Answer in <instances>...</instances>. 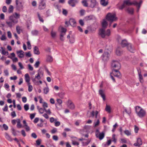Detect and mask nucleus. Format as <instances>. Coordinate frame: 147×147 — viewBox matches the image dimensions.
I'll return each mask as SVG.
<instances>
[{
	"label": "nucleus",
	"instance_id": "1",
	"mask_svg": "<svg viewBox=\"0 0 147 147\" xmlns=\"http://www.w3.org/2000/svg\"><path fill=\"white\" fill-rule=\"evenodd\" d=\"M98 34L102 38H107L111 35V31L109 29L106 30L104 28H100L99 29Z\"/></svg>",
	"mask_w": 147,
	"mask_h": 147
},
{
	"label": "nucleus",
	"instance_id": "2",
	"mask_svg": "<svg viewBox=\"0 0 147 147\" xmlns=\"http://www.w3.org/2000/svg\"><path fill=\"white\" fill-rule=\"evenodd\" d=\"M106 19L110 22L109 25V27L111 26L112 22L116 21L117 19L115 14L111 13H109L107 14L106 16Z\"/></svg>",
	"mask_w": 147,
	"mask_h": 147
},
{
	"label": "nucleus",
	"instance_id": "3",
	"mask_svg": "<svg viewBox=\"0 0 147 147\" xmlns=\"http://www.w3.org/2000/svg\"><path fill=\"white\" fill-rule=\"evenodd\" d=\"M136 111L138 115L140 117H143L145 115V111L139 106L136 107Z\"/></svg>",
	"mask_w": 147,
	"mask_h": 147
},
{
	"label": "nucleus",
	"instance_id": "4",
	"mask_svg": "<svg viewBox=\"0 0 147 147\" xmlns=\"http://www.w3.org/2000/svg\"><path fill=\"white\" fill-rule=\"evenodd\" d=\"M117 40L118 42L120 44L121 46L123 47L127 46L129 44L126 39H122L120 36H118Z\"/></svg>",
	"mask_w": 147,
	"mask_h": 147
},
{
	"label": "nucleus",
	"instance_id": "5",
	"mask_svg": "<svg viewBox=\"0 0 147 147\" xmlns=\"http://www.w3.org/2000/svg\"><path fill=\"white\" fill-rule=\"evenodd\" d=\"M59 29H61L60 34V39L61 41H63L64 40L65 38L64 36L66 32V29L63 27L60 26L59 28Z\"/></svg>",
	"mask_w": 147,
	"mask_h": 147
},
{
	"label": "nucleus",
	"instance_id": "6",
	"mask_svg": "<svg viewBox=\"0 0 147 147\" xmlns=\"http://www.w3.org/2000/svg\"><path fill=\"white\" fill-rule=\"evenodd\" d=\"M112 67L115 69H119L121 68V65L119 62L116 60H113L111 63Z\"/></svg>",
	"mask_w": 147,
	"mask_h": 147
},
{
	"label": "nucleus",
	"instance_id": "7",
	"mask_svg": "<svg viewBox=\"0 0 147 147\" xmlns=\"http://www.w3.org/2000/svg\"><path fill=\"white\" fill-rule=\"evenodd\" d=\"M95 134L96 137L99 139L100 140H102L105 137V134L104 132L100 133L99 129H97L95 131Z\"/></svg>",
	"mask_w": 147,
	"mask_h": 147
},
{
	"label": "nucleus",
	"instance_id": "8",
	"mask_svg": "<svg viewBox=\"0 0 147 147\" xmlns=\"http://www.w3.org/2000/svg\"><path fill=\"white\" fill-rule=\"evenodd\" d=\"M46 7V4L45 1L44 0H41L38 6L39 9L42 10L45 9Z\"/></svg>",
	"mask_w": 147,
	"mask_h": 147
},
{
	"label": "nucleus",
	"instance_id": "9",
	"mask_svg": "<svg viewBox=\"0 0 147 147\" xmlns=\"http://www.w3.org/2000/svg\"><path fill=\"white\" fill-rule=\"evenodd\" d=\"M109 54L108 52H105L102 56V60L104 61H107L109 59Z\"/></svg>",
	"mask_w": 147,
	"mask_h": 147
},
{
	"label": "nucleus",
	"instance_id": "10",
	"mask_svg": "<svg viewBox=\"0 0 147 147\" xmlns=\"http://www.w3.org/2000/svg\"><path fill=\"white\" fill-rule=\"evenodd\" d=\"M40 78L41 77H40V75L39 74V73H38L35 76V78H32V82L35 84L38 85L39 84L38 82L36 80V79H37L38 80H39Z\"/></svg>",
	"mask_w": 147,
	"mask_h": 147
},
{
	"label": "nucleus",
	"instance_id": "11",
	"mask_svg": "<svg viewBox=\"0 0 147 147\" xmlns=\"http://www.w3.org/2000/svg\"><path fill=\"white\" fill-rule=\"evenodd\" d=\"M123 3L125 5H131L132 4H134V5H138V2H137L134 1L133 2H131L129 0H127L124 1Z\"/></svg>",
	"mask_w": 147,
	"mask_h": 147
},
{
	"label": "nucleus",
	"instance_id": "12",
	"mask_svg": "<svg viewBox=\"0 0 147 147\" xmlns=\"http://www.w3.org/2000/svg\"><path fill=\"white\" fill-rule=\"evenodd\" d=\"M16 9L18 10L23 9V6L21 2H19L18 0H16Z\"/></svg>",
	"mask_w": 147,
	"mask_h": 147
},
{
	"label": "nucleus",
	"instance_id": "13",
	"mask_svg": "<svg viewBox=\"0 0 147 147\" xmlns=\"http://www.w3.org/2000/svg\"><path fill=\"white\" fill-rule=\"evenodd\" d=\"M78 3V1L77 0H69L68 1L69 4L72 7H75Z\"/></svg>",
	"mask_w": 147,
	"mask_h": 147
},
{
	"label": "nucleus",
	"instance_id": "14",
	"mask_svg": "<svg viewBox=\"0 0 147 147\" xmlns=\"http://www.w3.org/2000/svg\"><path fill=\"white\" fill-rule=\"evenodd\" d=\"M67 105L68 107L70 109H74L75 106L74 103L70 100L67 101Z\"/></svg>",
	"mask_w": 147,
	"mask_h": 147
},
{
	"label": "nucleus",
	"instance_id": "15",
	"mask_svg": "<svg viewBox=\"0 0 147 147\" xmlns=\"http://www.w3.org/2000/svg\"><path fill=\"white\" fill-rule=\"evenodd\" d=\"M119 69H113L112 73L114 75L117 77H119L120 75V73L119 71Z\"/></svg>",
	"mask_w": 147,
	"mask_h": 147
},
{
	"label": "nucleus",
	"instance_id": "16",
	"mask_svg": "<svg viewBox=\"0 0 147 147\" xmlns=\"http://www.w3.org/2000/svg\"><path fill=\"white\" fill-rule=\"evenodd\" d=\"M90 3V7L92 8L96 7L98 5V3L96 0H91Z\"/></svg>",
	"mask_w": 147,
	"mask_h": 147
},
{
	"label": "nucleus",
	"instance_id": "17",
	"mask_svg": "<svg viewBox=\"0 0 147 147\" xmlns=\"http://www.w3.org/2000/svg\"><path fill=\"white\" fill-rule=\"evenodd\" d=\"M128 50L131 53H134L135 51L134 48L133 46L131 43H129L127 46Z\"/></svg>",
	"mask_w": 147,
	"mask_h": 147
},
{
	"label": "nucleus",
	"instance_id": "18",
	"mask_svg": "<svg viewBox=\"0 0 147 147\" xmlns=\"http://www.w3.org/2000/svg\"><path fill=\"white\" fill-rule=\"evenodd\" d=\"M18 56L20 58H23L24 56V52L22 50L18 51H16Z\"/></svg>",
	"mask_w": 147,
	"mask_h": 147
},
{
	"label": "nucleus",
	"instance_id": "19",
	"mask_svg": "<svg viewBox=\"0 0 147 147\" xmlns=\"http://www.w3.org/2000/svg\"><path fill=\"white\" fill-rule=\"evenodd\" d=\"M138 74L139 76V79L140 82L141 83H143L144 82V80L142 75L141 74V71L140 69H138Z\"/></svg>",
	"mask_w": 147,
	"mask_h": 147
},
{
	"label": "nucleus",
	"instance_id": "20",
	"mask_svg": "<svg viewBox=\"0 0 147 147\" xmlns=\"http://www.w3.org/2000/svg\"><path fill=\"white\" fill-rule=\"evenodd\" d=\"M142 144V142L141 139L138 138L137 139L136 143H135L134 145L136 146L140 147Z\"/></svg>",
	"mask_w": 147,
	"mask_h": 147
},
{
	"label": "nucleus",
	"instance_id": "21",
	"mask_svg": "<svg viewBox=\"0 0 147 147\" xmlns=\"http://www.w3.org/2000/svg\"><path fill=\"white\" fill-rule=\"evenodd\" d=\"M9 20L11 21L13 23L16 24L18 22V20L15 18L12 15L10 16H9Z\"/></svg>",
	"mask_w": 147,
	"mask_h": 147
},
{
	"label": "nucleus",
	"instance_id": "22",
	"mask_svg": "<svg viewBox=\"0 0 147 147\" xmlns=\"http://www.w3.org/2000/svg\"><path fill=\"white\" fill-rule=\"evenodd\" d=\"M5 137L7 140L10 142L12 141V139L7 133L5 132Z\"/></svg>",
	"mask_w": 147,
	"mask_h": 147
},
{
	"label": "nucleus",
	"instance_id": "23",
	"mask_svg": "<svg viewBox=\"0 0 147 147\" xmlns=\"http://www.w3.org/2000/svg\"><path fill=\"white\" fill-rule=\"evenodd\" d=\"M99 94L102 98L103 100L105 101L106 99L104 93L103 91L102 90H100L99 91Z\"/></svg>",
	"mask_w": 147,
	"mask_h": 147
},
{
	"label": "nucleus",
	"instance_id": "24",
	"mask_svg": "<svg viewBox=\"0 0 147 147\" xmlns=\"http://www.w3.org/2000/svg\"><path fill=\"white\" fill-rule=\"evenodd\" d=\"M99 94L102 98L103 100L105 101L106 99L104 93L103 91L102 90H100L99 91Z\"/></svg>",
	"mask_w": 147,
	"mask_h": 147
},
{
	"label": "nucleus",
	"instance_id": "25",
	"mask_svg": "<svg viewBox=\"0 0 147 147\" xmlns=\"http://www.w3.org/2000/svg\"><path fill=\"white\" fill-rule=\"evenodd\" d=\"M102 25L103 28L105 29L106 28L108 25V24L106 21L105 19H104L102 23Z\"/></svg>",
	"mask_w": 147,
	"mask_h": 147
},
{
	"label": "nucleus",
	"instance_id": "26",
	"mask_svg": "<svg viewBox=\"0 0 147 147\" xmlns=\"http://www.w3.org/2000/svg\"><path fill=\"white\" fill-rule=\"evenodd\" d=\"M1 49L0 50V51L2 54L6 55H8V52L6 51L5 49H4L2 47H1Z\"/></svg>",
	"mask_w": 147,
	"mask_h": 147
},
{
	"label": "nucleus",
	"instance_id": "27",
	"mask_svg": "<svg viewBox=\"0 0 147 147\" xmlns=\"http://www.w3.org/2000/svg\"><path fill=\"white\" fill-rule=\"evenodd\" d=\"M34 52L35 54L39 55L40 53L38 48L36 46H35L34 48Z\"/></svg>",
	"mask_w": 147,
	"mask_h": 147
},
{
	"label": "nucleus",
	"instance_id": "28",
	"mask_svg": "<svg viewBox=\"0 0 147 147\" xmlns=\"http://www.w3.org/2000/svg\"><path fill=\"white\" fill-rule=\"evenodd\" d=\"M25 80L28 84L30 83V78L28 74H26L25 75Z\"/></svg>",
	"mask_w": 147,
	"mask_h": 147
},
{
	"label": "nucleus",
	"instance_id": "29",
	"mask_svg": "<svg viewBox=\"0 0 147 147\" xmlns=\"http://www.w3.org/2000/svg\"><path fill=\"white\" fill-rule=\"evenodd\" d=\"M69 22L70 24L73 26H74V25L76 24V22L74 19L73 18H71L70 19Z\"/></svg>",
	"mask_w": 147,
	"mask_h": 147
},
{
	"label": "nucleus",
	"instance_id": "30",
	"mask_svg": "<svg viewBox=\"0 0 147 147\" xmlns=\"http://www.w3.org/2000/svg\"><path fill=\"white\" fill-rule=\"evenodd\" d=\"M100 3L103 6H105L108 5V2H106L105 0H100Z\"/></svg>",
	"mask_w": 147,
	"mask_h": 147
},
{
	"label": "nucleus",
	"instance_id": "31",
	"mask_svg": "<svg viewBox=\"0 0 147 147\" xmlns=\"http://www.w3.org/2000/svg\"><path fill=\"white\" fill-rule=\"evenodd\" d=\"M100 123L99 119H98L96 121L95 120L94 122V127H96L99 125Z\"/></svg>",
	"mask_w": 147,
	"mask_h": 147
},
{
	"label": "nucleus",
	"instance_id": "32",
	"mask_svg": "<svg viewBox=\"0 0 147 147\" xmlns=\"http://www.w3.org/2000/svg\"><path fill=\"white\" fill-rule=\"evenodd\" d=\"M17 127L18 128H20L22 127V125L20 123V119H17Z\"/></svg>",
	"mask_w": 147,
	"mask_h": 147
},
{
	"label": "nucleus",
	"instance_id": "33",
	"mask_svg": "<svg viewBox=\"0 0 147 147\" xmlns=\"http://www.w3.org/2000/svg\"><path fill=\"white\" fill-rule=\"evenodd\" d=\"M57 103H56L55 104V106L56 108L57 107V105H60L62 103V101L61 100L59 99H57Z\"/></svg>",
	"mask_w": 147,
	"mask_h": 147
},
{
	"label": "nucleus",
	"instance_id": "34",
	"mask_svg": "<svg viewBox=\"0 0 147 147\" xmlns=\"http://www.w3.org/2000/svg\"><path fill=\"white\" fill-rule=\"evenodd\" d=\"M105 110L108 113H110L111 112V109L109 105H106Z\"/></svg>",
	"mask_w": 147,
	"mask_h": 147
},
{
	"label": "nucleus",
	"instance_id": "35",
	"mask_svg": "<svg viewBox=\"0 0 147 147\" xmlns=\"http://www.w3.org/2000/svg\"><path fill=\"white\" fill-rule=\"evenodd\" d=\"M6 23L9 26L11 27L12 26L13 22L9 20L6 21Z\"/></svg>",
	"mask_w": 147,
	"mask_h": 147
},
{
	"label": "nucleus",
	"instance_id": "36",
	"mask_svg": "<svg viewBox=\"0 0 147 147\" xmlns=\"http://www.w3.org/2000/svg\"><path fill=\"white\" fill-rule=\"evenodd\" d=\"M31 33L33 35L36 36L38 34V31L36 30H33L31 31Z\"/></svg>",
	"mask_w": 147,
	"mask_h": 147
},
{
	"label": "nucleus",
	"instance_id": "37",
	"mask_svg": "<svg viewBox=\"0 0 147 147\" xmlns=\"http://www.w3.org/2000/svg\"><path fill=\"white\" fill-rule=\"evenodd\" d=\"M121 51L119 47H118L116 50V53L118 55H120L121 53Z\"/></svg>",
	"mask_w": 147,
	"mask_h": 147
},
{
	"label": "nucleus",
	"instance_id": "38",
	"mask_svg": "<svg viewBox=\"0 0 147 147\" xmlns=\"http://www.w3.org/2000/svg\"><path fill=\"white\" fill-rule=\"evenodd\" d=\"M142 1H140L139 3H138V5H136L137 7V12H138L139 11L140 8V7L142 3Z\"/></svg>",
	"mask_w": 147,
	"mask_h": 147
},
{
	"label": "nucleus",
	"instance_id": "39",
	"mask_svg": "<svg viewBox=\"0 0 147 147\" xmlns=\"http://www.w3.org/2000/svg\"><path fill=\"white\" fill-rule=\"evenodd\" d=\"M127 11L129 13L132 14L134 12V9L133 8H128L127 9Z\"/></svg>",
	"mask_w": 147,
	"mask_h": 147
},
{
	"label": "nucleus",
	"instance_id": "40",
	"mask_svg": "<svg viewBox=\"0 0 147 147\" xmlns=\"http://www.w3.org/2000/svg\"><path fill=\"white\" fill-rule=\"evenodd\" d=\"M47 61L48 62H52L53 61L52 57L50 55L47 56Z\"/></svg>",
	"mask_w": 147,
	"mask_h": 147
},
{
	"label": "nucleus",
	"instance_id": "41",
	"mask_svg": "<svg viewBox=\"0 0 147 147\" xmlns=\"http://www.w3.org/2000/svg\"><path fill=\"white\" fill-rule=\"evenodd\" d=\"M12 15L14 17L17 19H18L20 18V15L16 12L15 13H14Z\"/></svg>",
	"mask_w": 147,
	"mask_h": 147
},
{
	"label": "nucleus",
	"instance_id": "42",
	"mask_svg": "<svg viewBox=\"0 0 147 147\" xmlns=\"http://www.w3.org/2000/svg\"><path fill=\"white\" fill-rule=\"evenodd\" d=\"M13 11V7L11 5H10L9 6L8 10V11L9 13H12Z\"/></svg>",
	"mask_w": 147,
	"mask_h": 147
},
{
	"label": "nucleus",
	"instance_id": "43",
	"mask_svg": "<svg viewBox=\"0 0 147 147\" xmlns=\"http://www.w3.org/2000/svg\"><path fill=\"white\" fill-rule=\"evenodd\" d=\"M43 90L44 93L45 94H47L49 91V89L48 87L44 88Z\"/></svg>",
	"mask_w": 147,
	"mask_h": 147
},
{
	"label": "nucleus",
	"instance_id": "44",
	"mask_svg": "<svg viewBox=\"0 0 147 147\" xmlns=\"http://www.w3.org/2000/svg\"><path fill=\"white\" fill-rule=\"evenodd\" d=\"M28 90L29 92H31L32 90L33 87L32 85L30 84V83L28 84Z\"/></svg>",
	"mask_w": 147,
	"mask_h": 147
},
{
	"label": "nucleus",
	"instance_id": "45",
	"mask_svg": "<svg viewBox=\"0 0 147 147\" xmlns=\"http://www.w3.org/2000/svg\"><path fill=\"white\" fill-rule=\"evenodd\" d=\"M83 5L85 7H88V4L86 0H84L82 1Z\"/></svg>",
	"mask_w": 147,
	"mask_h": 147
},
{
	"label": "nucleus",
	"instance_id": "46",
	"mask_svg": "<svg viewBox=\"0 0 147 147\" xmlns=\"http://www.w3.org/2000/svg\"><path fill=\"white\" fill-rule=\"evenodd\" d=\"M37 15L39 20L41 22H43L44 20H43L42 18L40 17L39 13L38 12L37 13Z\"/></svg>",
	"mask_w": 147,
	"mask_h": 147
},
{
	"label": "nucleus",
	"instance_id": "47",
	"mask_svg": "<svg viewBox=\"0 0 147 147\" xmlns=\"http://www.w3.org/2000/svg\"><path fill=\"white\" fill-rule=\"evenodd\" d=\"M42 107L44 109H46L48 107V105L47 103L45 102H44L43 103Z\"/></svg>",
	"mask_w": 147,
	"mask_h": 147
},
{
	"label": "nucleus",
	"instance_id": "48",
	"mask_svg": "<svg viewBox=\"0 0 147 147\" xmlns=\"http://www.w3.org/2000/svg\"><path fill=\"white\" fill-rule=\"evenodd\" d=\"M115 135L113 134L112 135V140L113 142H114L115 143H116L117 141V139L115 138Z\"/></svg>",
	"mask_w": 147,
	"mask_h": 147
},
{
	"label": "nucleus",
	"instance_id": "49",
	"mask_svg": "<svg viewBox=\"0 0 147 147\" xmlns=\"http://www.w3.org/2000/svg\"><path fill=\"white\" fill-rule=\"evenodd\" d=\"M124 132L127 136H129L131 135L130 132L128 130H125L124 131Z\"/></svg>",
	"mask_w": 147,
	"mask_h": 147
},
{
	"label": "nucleus",
	"instance_id": "50",
	"mask_svg": "<svg viewBox=\"0 0 147 147\" xmlns=\"http://www.w3.org/2000/svg\"><path fill=\"white\" fill-rule=\"evenodd\" d=\"M45 109L42 108H40V109H39V110L38 111L41 114H42L44 113V111H45Z\"/></svg>",
	"mask_w": 147,
	"mask_h": 147
},
{
	"label": "nucleus",
	"instance_id": "51",
	"mask_svg": "<svg viewBox=\"0 0 147 147\" xmlns=\"http://www.w3.org/2000/svg\"><path fill=\"white\" fill-rule=\"evenodd\" d=\"M24 109L26 111H28L29 109V105L28 104L25 105L24 106Z\"/></svg>",
	"mask_w": 147,
	"mask_h": 147
},
{
	"label": "nucleus",
	"instance_id": "52",
	"mask_svg": "<svg viewBox=\"0 0 147 147\" xmlns=\"http://www.w3.org/2000/svg\"><path fill=\"white\" fill-rule=\"evenodd\" d=\"M51 36L53 38H54L55 37L56 35V32L52 31L51 33Z\"/></svg>",
	"mask_w": 147,
	"mask_h": 147
},
{
	"label": "nucleus",
	"instance_id": "53",
	"mask_svg": "<svg viewBox=\"0 0 147 147\" xmlns=\"http://www.w3.org/2000/svg\"><path fill=\"white\" fill-rule=\"evenodd\" d=\"M75 41V39L74 38L72 37H71L70 39L69 40V41L70 43H73Z\"/></svg>",
	"mask_w": 147,
	"mask_h": 147
},
{
	"label": "nucleus",
	"instance_id": "54",
	"mask_svg": "<svg viewBox=\"0 0 147 147\" xmlns=\"http://www.w3.org/2000/svg\"><path fill=\"white\" fill-rule=\"evenodd\" d=\"M16 29L18 33L20 34V27L19 26H17Z\"/></svg>",
	"mask_w": 147,
	"mask_h": 147
},
{
	"label": "nucleus",
	"instance_id": "55",
	"mask_svg": "<svg viewBox=\"0 0 147 147\" xmlns=\"http://www.w3.org/2000/svg\"><path fill=\"white\" fill-rule=\"evenodd\" d=\"M25 54L26 56L27 57H30L32 56L31 54L30 53V51L28 53L26 52Z\"/></svg>",
	"mask_w": 147,
	"mask_h": 147
},
{
	"label": "nucleus",
	"instance_id": "56",
	"mask_svg": "<svg viewBox=\"0 0 147 147\" xmlns=\"http://www.w3.org/2000/svg\"><path fill=\"white\" fill-rule=\"evenodd\" d=\"M92 18V16H86L85 17V19L86 20H91Z\"/></svg>",
	"mask_w": 147,
	"mask_h": 147
},
{
	"label": "nucleus",
	"instance_id": "57",
	"mask_svg": "<svg viewBox=\"0 0 147 147\" xmlns=\"http://www.w3.org/2000/svg\"><path fill=\"white\" fill-rule=\"evenodd\" d=\"M3 111H7L8 110V106L7 104H6L4 108L3 109Z\"/></svg>",
	"mask_w": 147,
	"mask_h": 147
},
{
	"label": "nucleus",
	"instance_id": "58",
	"mask_svg": "<svg viewBox=\"0 0 147 147\" xmlns=\"http://www.w3.org/2000/svg\"><path fill=\"white\" fill-rule=\"evenodd\" d=\"M45 111L49 115H50L51 114V112L50 109L47 110L46 109H45Z\"/></svg>",
	"mask_w": 147,
	"mask_h": 147
},
{
	"label": "nucleus",
	"instance_id": "59",
	"mask_svg": "<svg viewBox=\"0 0 147 147\" xmlns=\"http://www.w3.org/2000/svg\"><path fill=\"white\" fill-rule=\"evenodd\" d=\"M62 13L63 15L66 16L67 13V11L66 10L63 9Z\"/></svg>",
	"mask_w": 147,
	"mask_h": 147
},
{
	"label": "nucleus",
	"instance_id": "60",
	"mask_svg": "<svg viewBox=\"0 0 147 147\" xmlns=\"http://www.w3.org/2000/svg\"><path fill=\"white\" fill-rule=\"evenodd\" d=\"M6 38L5 34H3L1 38V40H5Z\"/></svg>",
	"mask_w": 147,
	"mask_h": 147
},
{
	"label": "nucleus",
	"instance_id": "61",
	"mask_svg": "<svg viewBox=\"0 0 147 147\" xmlns=\"http://www.w3.org/2000/svg\"><path fill=\"white\" fill-rule=\"evenodd\" d=\"M11 130L12 131V133L13 134L14 136H16V132L15 130V129L13 128H12L11 129Z\"/></svg>",
	"mask_w": 147,
	"mask_h": 147
},
{
	"label": "nucleus",
	"instance_id": "62",
	"mask_svg": "<svg viewBox=\"0 0 147 147\" xmlns=\"http://www.w3.org/2000/svg\"><path fill=\"white\" fill-rule=\"evenodd\" d=\"M3 127L4 128V129L5 130H7L8 129V126L5 124H4L3 125Z\"/></svg>",
	"mask_w": 147,
	"mask_h": 147
},
{
	"label": "nucleus",
	"instance_id": "63",
	"mask_svg": "<svg viewBox=\"0 0 147 147\" xmlns=\"http://www.w3.org/2000/svg\"><path fill=\"white\" fill-rule=\"evenodd\" d=\"M2 11L4 12H6L7 11V8L6 7L4 6H3L2 8Z\"/></svg>",
	"mask_w": 147,
	"mask_h": 147
},
{
	"label": "nucleus",
	"instance_id": "64",
	"mask_svg": "<svg viewBox=\"0 0 147 147\" xmlns=\"http://www.w3.org/2000/svg\"><path fill=\"white\" fill-rule=\"evenodd\" d=\"M31 136L34 138H36L37 136L36 134L34 133H33L32 134Z\"/></svg>",
	"mask_w": 147,
	"mask_h": 147
}]
</instances>
